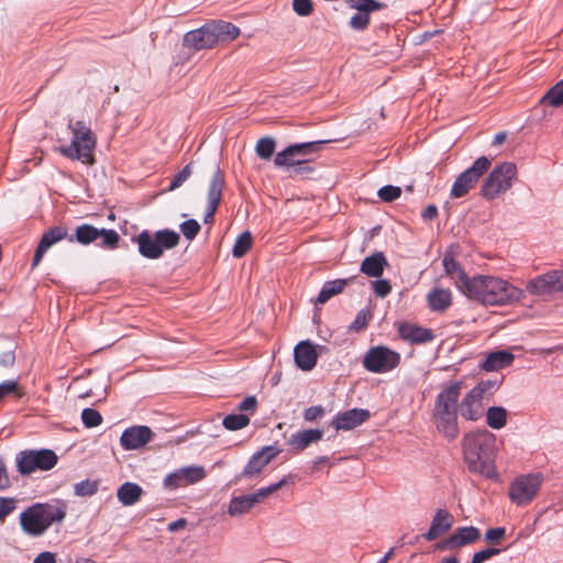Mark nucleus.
I'll return each instance as SVG.
<instances>
[{
	"mask_svg": "<svg viewBox=\"0 0 563 563\" xmlns=\"http://www.w3.org/2000/svg\"><path fill=\"white\" fill-rule=\"evenodd\" d=\"M14 508L15 504L13 499L0 497V519L7 517Z\"/></svg>",
	"mask_w": 563,
	"mask_h": 563,
	"instance_id": "59",
	"label": "nucleus"
},
{
	"mask_svg": "<svg viewBox=\"0 0 563 563\" xmlns=\"http://www.w3.org/2000/svg\"><path fill=\"white\" fill-rule=\"evenodd\" d=\"M252 242L253 239L249 231L241 233L235 240L232 249V255L235 258L243 257L250 251Z\"/></svg>",
	"mask_w": 563,
	"mask_h": 563,
	"instance_id": "41",
	"label": "nucleus"
},
{
	"mask_svg": "<svg viewBox=\"0 0 563 563\" xmlns=\"http://www.w3.org/2000/svg\"><path fill=\"white\" fill-rule=\"evenodd\" d=\"M453 523L454 518L446 509H438L428 532L423 537L428 541H433L450 530Z\"/></svg>",
	"mask_w": 563,
	"mask_h": 563,
	"instance_id": "26",
	"label": "nucleus"
},
{
	"mask_svg": "<svg viewBox=\"0 0 563 563\" xmlns=\"http://www.w3.org/2000/svg\"><path fill=\"white\" fill-rule=\"evenodd\" d=\"M376 296L384 298L391 291L390 283L387 279H377L373 283Z\"/></svg>",
	"mask_w": 563,
	"mask_h": 563,
	"instance_id": "56",
	"label": "nucleus"
},
{
	"mask_svg": "<svg viewBox=\"0 0 563 563\" xmlns=\"http://www.w3.org/2000/svg\"><path fill=\"white\" fill-rule=\"evenodd\" d=\"M211 26L218 43L235 40L240 35V29L230 22L212 21Z\"/></svg>",
	"mask_w": 563,
	"mask_h": 563,
	"instance_id": "35",
	"label": "nucleus"
},
{
	"mask_svg": "<svg viewBox=\"0 0 563 563\" xmlns=\"http://www.w3.org/2000/svg\"><path fill=\"white\" fill-rule=\"evenodd\" d=\"M443 266L445 273L450 275L454 282L456 287L462 292V283L470 280L471 278L466 276L465 272L461 267L460 263L453 258L450 254H445L443 257Z\"/></svg>",
	"mask_w": 563,
	"mask_h": 563,
	"instance_id": "34",
	"label": "nucleus"
},
{
	"mask_svg": "<svg viewBox=\"0 0 563 563\" xmlns=\"http://www.w3.org/2000/svg\"><path fill=\"white\" fill-rule=\"evenodd\" d=\"M428 303L432 311L442 312L446 310L452 303V296L450 290L435 288L428 295Z\"/></svg>",
	"mask_w": 563,
	"mask_h": 563,
	"instance_id": "32",
	"label": "nucleus"
},
{
	"mask_svg": "<svg viewBox=\"0 0 563 563\" xmlns=\"http://www.w3.org/2000/svg\"><path fill=\"white\" fill-rule=\"evenodd\" d=\"M501 552L498 548H487L484 550H481L476 553H474L471 563H484L485 561L489 560L490 558L498 555Z\"/></svg>",
	"mask_w": 563,
	"mask_h": 563,
	"instance_id": "54",
	"label": "nucleus"
},
{
	"mask_svg": "<svg viewBox=\"0 0 563 563\" xmlns=\"http://www.w3.org/2000/svg\"><path fill=\"white\" fill-rule=\"evenodd\" d=\"M74 490L75 494L80 497L92 496L98 490V483L96 481L85 479L77 483Z\"/></svg>",
	"mask_w": 563,
	"mask_h": 563,
	"instance_id": "47",
	"label": "nucleus"
},
{
	"mask_svg": "<svg viewBox=\"0 0 563 563\" xmlns=\"http://www.w3.org/2000/svg\"><path fill=\"white\" fill-rule=\"evenodd\" d=\"M492 161L487 156H481L471 167L462 172L453 183L450 191L452 198H462L477 184L481 177L488 170Z\"/></svg>",
	"mask_w": 563,
	"mask_h": 563,
	"instance_id": "9",
	"label": "nucleus"
},
{
	"mask_svg": "<svg viewBox=\"0 0 563 563\" xmlns=\"http://www.w3.org/2000/svg\"><path fill=\"white\" fill-rule=\"evenodd\" d=\"M437 430L449 441H454L460 433L459 416L454 413L432 415Z\"/></svg>",
	"mask_w": 563,
	"mask_h": 563,
	"instance_id": "25",
	"label": "nucleus"
},
{
	"mask_svg": "<svg viewBox=\"0 0 563 563\" xmlns=\"http://www.w3.org/2000/svg\"><path fill=\"white\" fill-rule=\"evenodd\" d=\"M499 383L496 379L478 382L467 391L459 404V411L463 419L477 421L485 413V400L498 389Z\"/></svg>",
	"mask_w": 563,
	"mask_h": 563,
	"instance_id": "4",
	"label": "nucleus"
},
{
	"mask_svg": "<svg viewBox=\"0 0 563 563\" xmlns=\"http://www.w3.org/2000/svg\"><path fill=\"white\" fill-rule=\"evenodd\" d=\"M292 10L299 16H308L313 12V3L311 0H292Z\"/></svg>",
	"mask_w": 563,
	"mask_h": 563,
	"instance_id": "52",
	"label": "nucleus"
},
{
	"mask_svg": "<svg viewBox=\"0 0 563 563\" xmlns=\"http://www.w3.org/2000/svg\"><path fill=\"white\" fill-rule=\"evenodd\" d=\"M349 5L356 10L350 19L349 25L355 31H364L371 21V13L386 8V4L377 0H349Z\"/></svg>",
	"mask_w": 563,
	"mask_h": 563,
	"instance_id": "15",
	"label": "nucleus"
},
{
	"mask_svg": "<svg viewBox=\"0 0 563 563\" xmlns=\"http://www.w3.org/2000/svg\"><path fill=\"white\" fill-rule=\"evenodd\" d=\"M179 228L183 235L189 241H192L200 231V224L195 219L184 221L180 223Z\"/></svg>",
	"mask_w": 563,
	"mask_h": 563,
	"instance_id": "49",
	"label": "nucleus"
},
{
	"mask_svg": "<svg viewBox=\"0 0 563 563\" xmlns=\"http://www.w3.org/2000/svg\"><path fill=\"white\" fill-rule=\"evenodd\" d=\"M68 126L73 137L69 145L60 148L62 154L70 159L91 165L95 162L93 150L96 146L91 129L82 121H70Z\"/></svg>",
	"mask_w": 563,
	"mask_h": 563,
	"instance_id": "3",
	"label": "nucleus"
},
{
	"mask_svg": "<svg viewBox=\"0 0 563 563\" xmlns=\"http://www.w3.org/2000/svg\"><path fill=\"white\" fill-rule=\"evenodd\" d=\"M302 416L305 421H316L324 416V408L321 405L311 406L305 409Z\"/></svg>",
	"mask_w": 563,
	"mask_h": 563,
	"instance_id": "55",
	"label": "nucleus"
},
{
	"mask_svg": "<svg viewBox=\"0 0 563 563\" xmlns=\"http://www.w3.org/2000/svg\"><path fill=\"white\" fill-rule=\"evenodd\" d=\"M278 452L279 451L274 446L263 448L251 456L241 475L243 477H254L258 475L269 462L276 457Z\"/></svg>",
	"mask_w": 563,
	"mask_h": 563,
	"instance_id": "21",
	"label": "nucleus"
},
{
	"mask_svg": "<svg viewBox=\"0 0 563 563\" xmlns=\"http://www.w3.org/2000/svg\"><path fill=\"white\" fill-rule=\"evenodd\" d=\"M16 390V382L5 380L0 383V400Z\"/></svg>",
	"mask_w": 563,
	"mask_h": 563,
	"instance_id": "60",
	"label": "nucleus"
},
{
	"mask_svg": "<svg viewBox=\"0 0 563 563\" xmlns=\"http://www.w3.org/2000/svg\"><path fill=\"white\" fill-rule=\"evenodd\" d=\"M388 265L383 252H375L365 257L361 264V272L369 277H380Z\"/></svg>",
	"mask_w": 563,
	"mask_h": 563,
	"instance_id": "28",
	"label": "nucleus"
},
{
	"mask_svg": "<svg viewBox=\"0 0 563 563\" xmlns=\"http://www.w3.org/2000/svg\"><path fill=\"white\" fill-rule=\"evenodd\" d=\"M543 476L540 473L516 477L509 485L508 496L519 507L529 505L541 488Z\"/></svg>",
	"mask_w": 563,
	"mask_h": 563,
	"instance_id": "8",
	"label": "nucleus"
},
{
	"mask_svg": "<svg viewBox=\"0 0 563 563\" xmlns=\"http://www.w3.org/2000/svg\"><path fill=\"white\" fill-rule=\"evenodd\" d=\"M481 538V531L478 528L470 526V527H459L455 531L441 544L438 545L439 549H457L465 547L467 544L475 543Z\"/></svg>",
	"mask_w": 563,
	"mask_h": 563,
	"instance_id": "20",
	"label": "nucleus"
},
{
	"mask_svg": "<svg viewBox=\"0 0 563 563\" xmlns=\"http://www.w3.org/2000/svg\"><path fill=\"white\" fill-rule=\"evenodd\" d=\"M16 468L21 475L31 474L35 471V450L21 451L16 457Z\"/></svg>",
	"mask_w": 563,
	"mask_h": 563,
	"instance_id": "38",
	"label": "nucleus"
},
{
	"mask_svg": "<svg viewBox=\"0 0 563 563\" xmlns=\"http://www.w3.org/2000/svg\"><path fill=\"white\" fill-rule=\"evenodd\" d=\"M37 563H56L54 553L45 551L37 554Z\"/></svg>",
	"mask_w": 563,
	"mask_h": 563,
	"instance_id": "63",
	"label": "nucleus"
},
{
	"mask_svg": "<svg viewBox=\"0 0 563 563\" xmlns=\"http://www.w3.org/2000/svg\"><path fill=\"white\" fill-rule=\"evenodd\" d=\"M312 158L300 161V163L290 165L291 172L296 176H309L314 172V168L310 165Z\"/></svg>",
	"mask_w": 563,
	"mask_h": 563,
	"instance_id": "53",
	"label": "nucleus"
},
{
	"mask_svg": "<svg viewBox=\"0 0 563 563\" xmlns=\"http://www.w3.org/2000/svg\"><path fill=\"white\" fill-rule=\"evenodd\" d=\"M286 484V479L283 478L277 483H274L267 487H262L257 489L256 492L249 494L254 505L262 503L264 499H266L271 494L278 490L280 487H283Z\"/></svg>",
	"mask_w": 563,
	"mask_h": 563,
	"instance_id": "43",
	"label": "nucleus"
},
{
	"mask_svg": "<svg viewBox=\"0 0 563 563\" xmlns=\"http://www.w3.org/2000/svg\"><path fill=\"white\" fill-rule=\"evenodd\" d=\"M514 360L515 356L512 353L505 350H498L489 353L479 366L486 372H494L510 366Z\"/></svg>",
	"mask_w": 563,
	"mask_h": 563,
	"instance_id": "27",
	"label": "nucleus"
},
{
	"mask_svg": "<svg viewBox=\"0 0 563 563\" xmlns=\"http://www.w3.org/2000/svg\"><path fill=\"white\" fill-rule=\"evenodd\" d=\"M203 466L191 465L185 466L169 473L163 482L164 488L174 490L179 487L188 486L201 482L206 477Z\"/></svg>",
	"mask_w": 563,
	"mask_h": 563,
	"instance_id": "12",
	"label": "nucleus"
},
{
	"mask_svg": "<svg viewBox=\"0 0 563 563\" xmlns=\"http://www.w3.org/2000/svg\"><path fill=\"white\" fill-rule=\"evenodd\" d=\"M505 536L506 529L504 527L492 528L485 532V541L490 544L498 545L501 543Z\"/></svg>",
	"mask_w": 563,
	"mask_h": 563,
	"instance_id": "51",
	"label": "nucleus"
},
{
	"mask_svg": "<svg viewBox=\"0 0 563 563\" xmlns=\"http://www.w3.org/2000/svg\"><path fill=\"white\" fill-rule=\"evenodd\" d=\"M294 358L298 368L308 372L311 371L318 360L314 345L310 341H301L294 349Z\"/></svg>",
	"mask_w": 563,
	"mask_h": 563,
	"instance_id": "22",
	"label": "nucleus"
},
{
	"mask_svg": "<svg viewBox=\"0 0 563 563\" xmlns=\"http://www.w3.org/2000/svg\"><path fill=\"white\" fill-rule=\"evenodd\" d=\"M81 421L86 428H96L102 423V416L93 408H85L81 412Z\"/></svg>",
	"mask_w": 563,
	"mask_h": 563,
	"instance_id": "46",
	"label": "nucleus"
},
{
	"mask_svg": "<svg viewBox=\"0 0 563 563\" xmlns=\"http://www.w3.org/2000/svg\"><path fill=\"white\" fill-rule=\"evenodd\" d=\"M217 44V35H214L211 22L187 32L184 36V45L195 51L212 48Z\"/></svg>",
	"mask_w": 563,
	"mask_h": 563,
	"instance_id": "17",
	"label": "nucleus"
},
{
	"mask_svg": "<svg viewBox=\"0 0 563 563\" xmlns=\"http://www.w3.org/2000/svg\"><path fill=\"white\" fill-rule=\"evenodd\" d=\"M368 319H369V313L365 310H361L356 314V317L350 328L354 331L363 330L364 328H366Z\"/></svg>",
	"mask_w": 563,
	"mask_h": 563,
	"instance_id": "57",
	"label": "nucleus"
},
{
	"mask_svg": "<svg viewBox=\"0 0 563 563\" xmlns=\"http://www.w3.org/2000/svg\"><path fill=\"white\" fill-rule=\"evenodd\" d=\"M240 411L253 413L257 408V399L255 396H247L239 404Z\"/></svg>",
	"mask_w": 563,
	"mask_h": 563,
	"instance_id": "58",
	"label": "nucleus"
},
{
	"mask_svg": "<svg viewBox=\"0 0 563 563\" xmlns=\"http://www.w3.org/2000/svg\"><path fill=\"white\" fill-rule=\"evenodd\" d=\"M254 506L249 494L235 496L231 498L228 505V515L230 517H240L250 512Z\"/></svg>",
	"mask_w": 563,
	"mask_h": 563,
	"instance_id": "36",
	"label": "nucleus"
},
{
	"mask_svg": "<svg viewBox=\"0 0 563 563\" xmlns=\"http://www.w3.org/2000/svg\"><path fill=\"white\" fill-rule=\"evenodd\" d=\"M421 216L424 220H433L438 216V208L434 205H429L423 209Z\"/></svg>",
	"mask_w": 563,
	"mask_h": 563,
	"instance_id": "64",
	"label": "nucleus"
},
{
	"mask_svg": "<svg viewBox=\"0 0 563 563\" xmlns=\"http://www.w3.org/2000/svg\"><path fill=\"white\" fill-rule=\"evenodd\" d=\"M462 387L461 380L452 382L443 387L435 397L432 415L460 412L459 398Z\"/></svg>",
	"mask_w": 563,
	"mask_h": 563,
	"instance_id": "14",
	"label": "nucleus"
},
{
	"mask_svg": "<svg viewBox=\"0 0 563 563\" xmlns=\"http://www.w3.org/2000/svg\"><path fill=\"white\" fill-rule=\"evenodd\" d=\"M322 429H306L300 430L290 435L287 444L295 451L301 452L310 446L312 443L319 442L323 438Z\"/></svg>",
	"mask_w": 563,
	"mask_h": 563,
	"instance_id": "24",
	"label": "nucleus"
},
{
	"mask_svg": "<svg viewBox=\"0 0 563 563\" xmlns=\"http://www.w3.org/2000/svg\"><path fill=\"white\" fill-rule=\"evenodd\" d=\"M400 363V354L387 346L371 347L363 358V366L371 373H387L396 368Z\"/></svg>",
	"mask_w": 563,
	"mask_h": 563,
	"instance_id": "11",
	"label": "nucleus"
},
{
	"mask_svg": "<svg viewBox=\"0 0 563 563\" xmlns=\"http://www.w3.org/2000/svg\"><path fill=\"white\" fill-rule=\"evenodd\" d=\"M350 279H334L325 282L314 301L316 305H323L333 296L343 291Z\"/></svg>",
	"mask_w": 563,
	"mask_h": 563,
	"instance_id": "33",
	"label": "nucleus"
},
{
	"mask_svg": "<svg viewBox=\"0 0 563 563\" xmlns=\"http://www.w3.org/2000/svg\"><path fill=\"white\" fill-rule=\"evenodd\" d=\"M400 195L401 189L393 185H386L378 190V197L385 202H391L398 199Z\"/></svg>",
	"mask_w": 563,
	"mask_h": 563,
	"instance_id": "50",
	"label": "nucleus"
},
{
	"mask_svg": "<svg viewBox=\"0 0 563 563\" xmlns=\"http://www.w3.org/2000/svg\"><path fill=\"white\" fill-rule=\"evenodd\" d=\"M462 294L471 300L488 306L510 305L525 297L522 289L490 275H477L462 283Z\"/></svg>",
	"mask_w": 563,
	"mask_h": 563,
	"instance_id": "1",
	"label": "nucleus"
},
{
	"mask_svg": "<svg viewBox=\"0 0 563 563\" xmlns=\"http://www.w3.org/2000/svg\"><path fill=\"white\" fill-rule=\"evenodd\" d=\"M507 410L500 406H493L486 410V423L495 430L504 428L507 423Z\"/></svg>",
	"mask_w": 563,
	"mask_h": 563,
	"instance_id": "37",
	"label": "nucleus"
},
{
	"mask_svg": "<svg viewBox=\"0 0 563 563\" xmlns=\"http://www.w3.org/2000/svg\"><path fill=\"white\" fill-rule=\"evenodd\" d=\"M13 363H14V354L12 351L3 352L0 355V365H2L4 367H9V366H12Z\"/></svg>",
	"mask_w": 563,
	"mask_h": 563,
	"instance_id": "62",
	"label": "nucleus"
},
{
	"mask_svg": "<svg viewBox=\"0 0 563 563\" xmlns=\"http://www.w3.org/2000/svg\"><path fill=\"white\" fill-rule=\"evenodd\" d=\"M20 523L27 534L35 536V505L30 506L20 516Z\"/></svg>",
	"mask_w": 563,
	"mask_h": 563,
	"instance_id": "45",
	"label": "nucleus"
},
{
	"mask_svg": "<svg viewBox=\"0 0 563 563\" xmlns=\"http://www.w3.org/2000/svg\"><path fill=\"white\" fill-rule=\"evenodd\" d=\"M400 338L411 344H423L433 340L434 334L428 328L404 322L398 327Z\"/></svg>",
	"mask_w": 563,
	"mask_h": 563,
	"instance_id": "23",
	"label": "nucleus"
},
{
	"mask_svg": "<svg viewBox=\"0 0 563 563\" xmlns=\"http://www.w3.org/2000/svg\"><path fill=\"white\" fill-rule=\"evenodd\" d=\"M543 102L558 108L563 104V81L554 85L542 98Z\"/></svg>",
	"mask_w": 563,
	"mask_h": 563,
	"instance_id": "44",
	"label": "nucleus"
},
{
	"mask_svg": "<svg viewBox=\"0 0 563 563\" xmlns=\"http://www.w3.org/2000/svg\"><path fill=\"white\" fill-rule=\"evenodd\" d=\"M10 486V479L7 473L5 465L2 460H0V490H3Z\"/></svg>",
	"mask_w": 563,
	"mask_h": 563,
	"instance_id": "61",
	"label": "nucleus"
},
{
	"mask_svg": "<svg viewBox=\"0 0 563 563\" xmlns=\"http://www.w3.org/2000/svg\"><path fill=\"white\" fill-rule=\"evenodd\" d=\"M67 236V230L62 227H54L45 232L37 244V264L40 263L43 254L55 243L62 241Z\"/></svg>",
	"mask_w": 563,
	"mask_h": 563,
	"instance_id": "29",
	"label": "nucleus"
},
{
	"mask_svg": "<svg viewBox=\"0 0 563 563\" xmlns=\"http://www.w3.org/2000/svg\"><path fill=\"white\" fill-rule=\"evenodd\" d=\"M517 166L511 162H504L496 165L485 178L481 195L487 200H494L511 188L512 181L517 178Z\"/></svg>",
	"mask_w": 563,
	"mask_h": 563,
	"instance_id": "6",
	"label": "nucleus"
},
{
	"mask_svg": "<svg viewBox=\"0 0 563 563\" xmlns=\"http://www.w3.org/2000/svg\"><path fill=\"white\" fill-rule=\"evenodd\" d=\"M496 437L488 430L466 433L462 440L463 457L472 473L487 478L496 477L493 462L495 457Z\"/></svg>",
	"mask_w": 563,
	"mask_h": 563,
	"instance_id": "2",
	"label": "nucleus"
},
{
	"mask_svg": "<svg viewBox=\"0 0 563 563\" xmlns=\"http://www.w3.org/2000/svg\"><path fill=\"white\" fill-rule=\"evenodd\" d=\"M153 437V431L146 426H133L126 428L120 438V444L124 450H137L146 445Z\"/></svg>",
	"mask_w": 563,
	"mask_h": 563,
	"instance_id": "18",
	"label": "nucleus"
},
{
	"mask_svg": "<svg viewBox=\"0 0 563 563\" xmlns=\"http://www.w3.org/2000/svg\"><path fill=\"white\" fill-rule=\"evenodd\" d=\"M70 242L76 241L81 245H89L90 243L100 240L97 245L107 250H114L118 247L120 235L113 229H98L91 224L84 223L76 228L74 235L68 239Z\"/></svg>",
	"mask_w": 563,
	"mask_h": 563,
	"instance_id": "7",
	"label": "nucleus"
},
{
	"mask_svg": "<svg viewBox=\"0 0 563 563\" xmlns=\"http://www.w3.org/2000/svg\"><path fill=\"white\" fill-rule=\"evenodd\" d=\"M527 290L531 295L543 296L563 291V271H551L537 276L527 284Z\"/></svg>",
	"mask_w": 563,
	"mask_h": 563,
	"instance_id": "13",
	"label": "nucleus"
},
{
	"mask_svg": "<svg viewBox=\"0 0 563 563\" xmlns=\"http://www.w3.org/2000/svg\"><path fill=\"white\" fill-rule=\"evenodd\" d=\"M371 417V413L367 409L353 408L346 411L338 412L332 421L331 426L335 430H352L365 421H367Z\"/></svg>",
	"mask_w": 563,
	"mask_h": 563,
	"instance_id": "19",
	"label": "nucleus"
},
{
	"mask_svg": "<svg viewBox=\"0 0 563 563\" xmlns=\"http://www.w3.org/2000/svg\"><path fill=\"white\" fill-rule=\"evenodd\" d=\"M225 185L224 175L219 168V166L216 167L213 175L211 177L209 188H208V203L209 205H216L219 206L221 198H222V191Z\"/></svg>",
	"mask_w": 563,
	"mask_h": 563,
	"instance_id": "31",
	"label": "nucleus"
},
{
	"mask_svg": "<svg viewBox=\"0 0 563 563\" xmlns=\"http://www.w3.org/2000/svg\"><path fill=\"white\" fill-rule=\"evenodd\" d=\"M143 495V488L132 482H125L117 492V497L123 506H132L136 504Z\"/></svg>",
	"mask_w": 563,
	"mask_h": 563,
	"instance_id": "30",
	"label": "nucleus"
},
{
	"mask_svg": "<svg viewBox=\"0 0 563 563\" xmlns=\"http://www.w3.org/2000/svg\"><path fill=\"white\" fill-rule=\"evenodd\" d=\"M324 143L325 141H312L290 144L275 155L274 165L279 168H289L290 165L298 164L300 161L312 158Z\"/></svg>",
	"mask_w": 563,
	"mask_h": 563,
	"instance_id": "10",
	"label": "nucleus"
},
{
	"mask_svg": "<svg viewBox=\"0 0 563 563\" xmlns=\"http://www.w3.org/2000/svg\"><path fill=\"white\" fill-rule=\"evenodd\" d=\"M250 424V417L245 413H231L223 418L222 426L230 431L241 430Z\"/></svg>",
	"mask_w": 563,
	"mask_h": 563,
	"instance_id": "39",
	"label": "nucleus"
},
{
	"mask_svg": "<svg viewBox=\"0 0 563 563\" xmlns=\"http://www.w3.org/2000/svg\"><path fill=\"white\" fill-rule=\"evenodd\" d=\"M57 455L48 449L37 450V470L48 471L57 464Z\"/></svg>",
	"mask_w": 563,
	"mask_h": 563,
	"instance_id": "42",
	"label": "nucleus"
},
{
	"mask_svg": "<svg viewBox=\"0 0 563 563\" xmlns=\"http://www.w3.org/2000/svg\"><path fill=\"white\" fill-rule=\"evenodd\" d=\"M180 236L173 230H158L151 233L143 230L136 238L140 254L148 260L159 258L166 250H172L179 244Z\"/></svg>",
	"mask_w": 563,
	"mask_h": 563,
	"instance_id": "5",
	"label": "nucleus"
},
{
	"mask_svg": "<svg viewBox=\"0 0 563 563\" xmlns=\"http://www.w3.org/2000/svg\"><path fill=\"white\" fill-rule=\"evenodd\" d=\"M191 174H192V167H191V163H189L178 174H176L173 177L167 190L174 191L177 188H179L180 186H183V184L189 179Z\"/></svg>",
	"mask_w": 563,
	"mask_h": 563,
	"instance_id": "48",
	"label": "nucleus"
},
{
	"mask_svg": "<svg viewBox=\"0 0 563 563\" xmlns=\"http://www.w3.org/2000/svg\"><path fill=\"white\" fill-rule=\"evenodd\" d=\"M66 506L60 500L53 503H37V536L42 534L53 522H59L65 518Z\"/></svg>",
	"mask_w": 563,
	"mask_h": 563,
	"instance_id": "16",
	"label": "nucleus"
},
{
	"mask_svg": "<svg viewBox=\"0 0 563 563\" xmlns=\"http://www.w3.org/2000/svg\"><path fill=\"white\" fill-rule=\"evenodd\" d=\"M275 140L271 136H266L257 141L255 145V153L261 159L269 161L275 152Z\"/></svg>",
	"mask_w": 563,
	"mask_h": 563,
	"instance_id": "40",
	"label": "nucleus"
}]
</instances>
